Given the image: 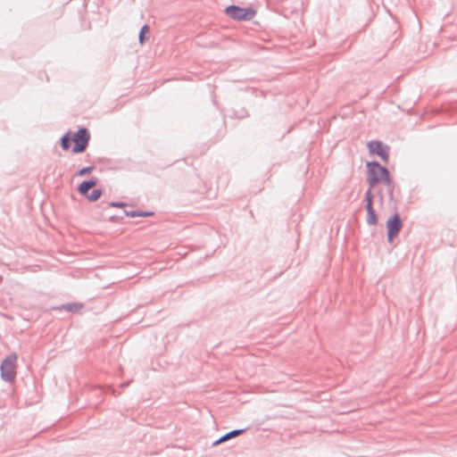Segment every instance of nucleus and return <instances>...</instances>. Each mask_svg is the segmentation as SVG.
Returning <instances> with one entry per match:
<instances>
[{
	"label": "nucleus",
	"mask_w": 457,
	"mask_h": 457,
	"mask_svg": "<svg viewBox=\"0 0 457 457\" xmlns=\"http://www.w3.org/2000/svg\"><path fill=\"white\" fill-rule=\"evenodd\" d=\"M225 13L236 21H251L256 14V10L252 6L241 7L230 4L225 8Z\"/></svg>",
	"instance_id": "f257e3e1"
},
{
	"label": "nucleus",
	"mask_w": 457,
	"mask_h": 457,
	"mask_svg": "<svg viewBox=\"0 0 457 457\" xmlns=\"http://www.w3.org/2000/svg\"><path fill=\"white\" fill-rule=\"evenodd\" d=\"M17 354L11 353L7 355L0 365L1 378L5 382H12L16 377Z\"/></svg>",
	"instance_id": "f03ea898"
},
{
	"label": "nucleus",
	"mask_w": 457,
	"mask_h": 457,
	"mask_svg": "<svg viewBox=\"0 0 457 457\" xmlns=\"http://www.w3.org/2000/svg\"><path fill=\"white\" fill-rule=\"evenodd\" d=\"M74 145L72 153L80 154L86 151L90 140L89 130L85 127H80L77 132L72 135Z\"/></svg>",
	"instance_id": "7ed1b4c3"
},
{
	"label": "nucleus",
	"mask_w": 457,
	"mask_h": 457,
	"mask_svg": "<svg viewBox=\"0 0 457 457\" xmlns=\"http://www.w3.org/2000/svg\"><path fill=\"white\" fill-rule=\"evenodd\" d=\"M386 226L387 230V241L392 243L394 239L398 237L403 226L400 214L395 212L390 216L386 220Z\"/></svg>",
	"instance_id": "20e7f679"
},
{
	"label": "nucleus",
	"mask_w": 457,
	"mask_h": 457,
	"mask_svg": "<svg viewBox=\"0 0 457 457\" xmlns=\"http://www.w3.org/2000/svg\"><path fill=\"white\" fill-rule=\"evenodd\" d=\"M367 147L370 154H376L387 163L389 159L390 147L379 140H371L368 142Z\"/></svg>",
	"instance_id": "39448f33"
},
{
	"label": "nucleus",
	"mask_w": 457,
	"mask_h": 457,
	"mask_svg": "<svg viewBox=\"0 0 457 457\" xmlns=\"http://www.w3.org/2000/svg\"><path fill=\"white\" fill-rule=\"evenodd\" d=\"M368 173V183L370 187H375L379 183V176L385 166L381 165L377 161L368 162L366 164Z\"/></svg>",
	"instance_id": "423d86ee"
},
{
	"label": "nucleus",
	"mask_w": 457,
	"mask_h": 457,
	"mask_svg": "<svg viewBox=\"0 0 457 457\" xmlns=\"http://www.w3.org/2000/svg\"><path fill=\"white\" fill-rule=\"evenodd\" d=\"M247 428H241V429H233V430H230L229 432L224 434L223 436H221L220 438H218L217 440H215L213 443H212V446H216V445H219L226 441H228L234 437H237L242 434H244L245 431H246Z\"/></svg>",
	"instance_id": "0eeeda50"
},
{
	"label": "nucleus",
	"mask_w": 457,
	"mask_h": 457,
	"mask_svg": "<svg viewBox=\"0 0 457 457\" xmlns=\"http://www.w3.org/2000/svg\"><path fill=\"white\" fill-rule=\"evenodd\" d=\"M83 307H84V304L82 303H62L61 305L53 307V310L65 311V312H69L71 313H77Z\"/></svg>",
	"instance_id": "6e6552de"
},
{
	"label": "nucleus",
	"mask_w": 457,
	"mask_h": 457,
	"mask_svg": "<svg viewBox=\"0 0 457 457\" xmlns=\"http://www.w3.org/2000/svg\"><path fill=\"white\" fill-rule=\"evenodd\" d=\"M124 214L126 216L131 217V218H134V217H151V216L154 215V212H150V211H140V210H132V211L124 210Z\"/></svg>",
	"instance_id": "1a4fd4ad"
},
{
	"label": "nucleus",
	"mask_w": 457,
	"mask_h": 457,
	"mask_svg": "<svg viewBox=\"0 0 457 457\" xmlns=\"http://www.w3.org/2000/svg\"><path fill=\"white\" fill-rule=\"evenodd\" d=\"M73 137L71 131L66 132L60 139V145L62 150L67 151L71 148Z\"/></svg>",
	"instance_id": "9d476101"
},
{
	"label": "nucleus",
	"mask_w": 457,
	"mask_h": 457,
	"mask_svg": "<svg viewBox=\"0 0 457 457\" xmlns=\"http://www.w3.org/2000/svg\"><path fill=\"white\" fill-rule=\"evenodd\" d=\"M367 211V218L366 221L369 225H377L378 224V215L375 212V209L373 206H370V208H365Z\"/></svg>",
	"instance_id": "9b49d317"
},
{
	"label": "nucleus",
	"mask_w": 457,
	"mask_h": 457,
	"mask_svg": "<svg viewBox=\"0 0 457 457\" xmlns=\"http://www.w3.org/2000/svg\"><path fill=\"white\" fill-rule=\"evenodd\" d=\"M150 32V27L147 24L142 26L138 34V41L140 45H144L148 39V34Z\"/></svg>",
	"instance_id": "f8f14e48"
},
{
	"label": "nucleus",
	"mask_w": 457,
	"mask_h": 457,
	"mask_svg": "<svg viewBox=\"0 0 457 457\" xmlns=\"http://www.w3.org/2000/svg\"><path fill=\"white\" fill-rule=\"evenodd\" d=\"M380 182L385 183L387 187H391V185L394 182L392 180L391 176H390V172H389L388 169L386 166L384 167V169L382 170L381 176H379V183Z\"/></svg>",
	"instance_id": "ddd939ff"
},
{
	"label": "nucleus",
	"mask_w": 457,
	"mask_h": 457,
	"mask_svg": "<svg viewBox=\"0 0 457 457\" xmlns=\"http://www.w3.org/2000/svg\"><path fill=\"white\" fill-rule=\"evenodd\" d=\"M231 117L242 120L249 117V112L245 107H241L238 110L234 109Z\"/></svg>",
	"instance_id": "4468645a"
},
{
	"label": "nucleus",
	"mask_w": 457,
	"mask_h": 457,
	"mask_svg": "<svg viewBox=\"0 0 457 457\" xmlns=\"http://www.w3.org/2000/svg\"><path fill=\"white\" fill-rule=\"evenodd\" d=\"M103 195L102 189H94L91 193H88V195L86 196V198L89 202H96Z\"/></svg>",
	"instance_id": "2eb2a0df"
},
{
	"label": "nucleus",
	"mask_w": 457,
	"mask_h": 457,
	"mask_svg": "<svg viewBox=\"0 0 457 457\" xmlns=\"http://www.w3.org/2000/svg\"><path fill=\"white\" fill-rule=\"evenodd\" d=\"M373 200H374V194L372 193L371 189L369 188L365 193L364 202H365V208H370V206H373Z\"/></svg>",
	"instance_id": "dca6fc26"
},
{
	"label": "nucleus",
	"mask_w": 457,
	"mask_h": 457,
	"mask_svg": "<svg viewBox=\"0 0 457 457\" xmlns=\"http://www.w3.org/2000/svg\"><path fill=\"white\" fill-rule=\"evenodd\" d=\"M90 187L87 186V184L86 183L85 180H83L79 186H78V192L79 195H83V196H87L89 193V190H90Z\"/></svg>",
	"instance_id": "f3484780"
},
{
	"label": "nucleus",
	"mask_w": 457,
	"mask_h": 457,
	"mask_svg": "<svg viewBox=\"0 0 457 457\" xmlns=\"http://www.w3.org/2000/svg\"><path fill=\"white\" fill-rule=\"evenodd\" d=\"M95 169L94 165L84 167L76 172V176L82 177L91 173Z\"/></svg>",
	"instance_id": "a211bd4d"
},
{
	"label": "nucleus",
	"mask_w": 457,
	"mask_h": 457,
	"mask_svg": "<svg viewBox=\"0 0 457 457\" xmlns=\"http://www.w3.org/2000/svg\"><path fill=\"white\" fill-rule=\"evenodd\" d=\"M85 181L90 188H93L97 185L98 179L96 177H91L89 179H86Z\"/></svg>",
	"instance_id": "6ab92c4d"
},
{
	"label": "nucleus",
	"mask_w": 457,
	"mask_h": 457,
	"mask_svg": "<svg viewBox=\"0 0 457 457\" xmlns=\"http://www.w3.org/2000/svg\"><path fill=\"white\" fill-rule=\"evenodd\" d=\"M108 206L123 208V207L127 206V204L124 202H111V203H108Z\"/></svg>",
	"instance_id": "aec40b11"
},
{
	"label": "nucleus",
	"mask_w": 457,
	"mask_h": 457,
	"mask_svg": "<svg viewBox=\"0 0 457 457\" xmlns=\"http://www.w3.org/2000/svg\"><path fill=\"white\" fill-rule=\"evenodd\" d=\"M394 190H395V183L393 182L391 187H388V189H387V193H388L390 201H395Z\"/></svg>",
	"instance_id": "412c9836"
},
{
	"label": "nucleus",
	"mask_w": 457,
	"mask_h": 457,
	"mask_svg": "<svg viewBox=\"0 0 457 457\" xmlns=\"http://www.w3.org/2000/svg\"><path fill=\"white\" fill-rule=\"evenodd\" d=\"M117 219H118V218H117L116 216H111V217H110V220H112V221L117 220Z\"/></svg>",
	"instance_id": "4be33fe9"
},
{
	"label": "nucleus",
	"mask_w": 457,
	"mask_h": 457,
	"mask_svg": "<svg viewBox=\"0 0 457 457\" xmlns=\"http://www.w3.org/2000/svg\"><path fill=\"white\" fill-rule=\"evenodd\" d=\"M129 382L122 383V384L120 385V386H121V387H125V386H129Z\"/></svg>",
	"instance_id": "5701e85b"
}]
</instances>
